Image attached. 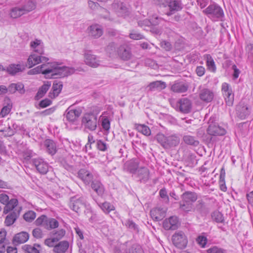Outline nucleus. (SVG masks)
<instances>
[{
    "mask_svg": "<svg viewBox=\"0 0 253 253\" xmlns=\"http://www.w3.org/2000/svg\"><path fill=\"white\" fill-rule=\"evenodd\" d=\"M203 12L212 21H222L224 17L222 8L215 2L210 4Z\"/></svg>",
    "mask_w": 253,
    "mask_h": 253,
    "instance_id": "nucleus-1",
    "label": "nucleus"
},
{
    "mask_svg": "<svg viewBox=\"0 0 253 253\" xmlns=\"http://www.w3.org/2000/svg\"><path fill=\"white\" fill-rule=\"evenodd\" d=\"M170 103L176 111L183 114L189 113L192 110V101L187 98H181L177 100L173 99Z\"/></svg>",
    "mask_w": 253,
    "mask_h": 253,
    "instance_id": "nucleus-2",
    "label": "nucleus"
},
{
    "mask_svg": "<svg viewBox=\"0 0 253 253\" xmlns=\"http://www.w3.org/2000/svg\"><path fill=\"white\" fill-rule=\"evenodd\" d=\"M158 142L165 149L176 146L180 142V138L176 134L166 136L162 133H158L156 137Z\"/></svg>",
    "mask_w": 253,
    "mask_h": 253,
    "instance_id": "nucleus-3",
    "label": "nucleus"
},
{
    "mask_svg": "<svg viewBox=\"0 0 253 253\" xmlns=\"http://www.w3.org/2000/svg\"><path fill=\"white\" fill-rule=\"evenodd\" d=\"M59 64H53L50 78H63L74 72V69L66 66L59 67Z\"/></svg>",
    "mask_w": 253,
    "mask_h": 253,
    "instance_id": "nucleus-4",
    "label": "nucleus"
},
{
    "mask_svg": "<svg viewBox=\"0 0 253 253\" xmlns=\"http://www.w3.org/2000/svg\"><path fill=\"white\" fill-rule=\"evenodd\" d=\"M82 124L85 129L95 130L97 126V115L93 113L85 114L82 119Z\"/></svg>",
    "mask_w": 253,
    "mask_h": 253,
    "instance_id": "nucleus-5",
    "label": "nucleus"
},
{
    "mask_svg": "<svg viewBox=\"0 0 253 253\" xmlns=\"http://www.w3.org/2000/svg\"><path fill=\"white\" fill-rule=\"evenodd\" d=\"M84 205L85 200L84 198L79 195L71 197L68 203V206L70 209L76 212H80L81 209L84 207Z\"/></svg>",
    "mask_w": 253,
    "mask_h": 253,
    "instance_id": "nucleus-6",
    "label": "nucleus"
},
{
    "mask_svg": "<svg viewBox=\"0 0 253 253\" xmlns=\"http://www.w3.org/2000/svg\"><path fill=\"white\" fill-rule=\"evenodd\" d=\"M221 91L227 105L231 106L233 104L234 94L231 86L226 83L222 84Z\"/></svg>",
    "mask_w": 253,
    "mask_h": 253,
    "instance_id": "nucleus-7",
    "label": "nucleus"
},
{
    "mask_svg": "<svg viewBox=\"0 0 253 253\" xmlns=\"http://www.w3.org/2000/svg\"><path fill=\"white\" fill-rule=\"evenodd\" d=\"M173 244L179 249L185 248L187 244V239L185 234L182 231L175 232L172 236Z\"/></svg>",
    "mask_w": 253,
    "mask_h": 253,
    "instance_id": "nucleus-8",
    "label": "nucleus"
},
{
    "mask_svg": "<svg viewBox=\"0 0 253 253\" xmlns=\"http://www.w3.org/2000/svg\"><path fill=\"white\" fill-rule=\"evenodd\" d=\"M49 59L46 57L33 53L29 56L27 59V65L30 68L40 63L46 62Z\"/></svg>",
    "mask_w": 253,
    "mask_h": 253,
    "instance_id": "nucleus-9",
    "label": "nucleus"
},
{
    "mask_svg": "<svg viewBox=\"0 0 253 253\" xmlns=\"http://www.w3.org/2000/svg\"><path fill=\"white\" fill-rule=\"evenodd\" d=\"M136 174V177L138 178V181L140 183H146L150 179V170L145 167H142L138 169Z\"/></svg>",
    "mask_w": 253,
    "mask_h": 253,
    "instance_id": "nucleus-10",
    "label": "nucleus"
},
{
    "mask_svg": "<svg viewBox=\"0 0 253 253\" xmlns=\"http://www.w3.org/2000/svg\"><path fill=\"white\" fill-rule=\"evenodd\" d=\"M81 114V111L80 109H72L69 107L65 111L64 116L66 120L69 122L73 123Z\"/></svg>",
    "mask_w": 253,
    "mask_h": 253,
    "instance_id": "nucleus-11",
    "label": "nucleus"
},
{
    "mask_svg": "<svg viewBox=\"0 0 253 253\" xmlns=\"http://www.w3.org/2000/svg\"><path fill=\"white\" fill-rule=\"evenodd\" d=\"M37 170L41 174H46L48 170V165L43 159L38 158L32 160Z\"/></svg>",
    "mask_w": 253,
    "mask_h": 253,
    "instance_id": "nucleus-12",
    "label": "nucleus"
},
{
    "mask_svg": "<svg viewBox=\"0 0 253 253\" xmlns=\"http://www.w3.org/2000/svg\"><path fill=\"white\" fill-rule=\"evenodd\" d=\"M178 220L176 216H172L166 219L163 222V227L165 230H175L178 228Z\"/></svg>",
    "mask_w": 253,
    "mask_h": 253,
    "instance_id": "nucleus-13",
    "label": "nucleus"
},
{
    "mask_svg": "<svg viewBox=\"0 0 253 253\" xmlns=\"http://www.w3.org/2000/svg\"><path fill=\"white\" fill-rule=\"evenodd\" d=\"M78 177L81 179L85 185H89L93 181L92 174L85 169H81L78 171Z\"/></svg>",
    "mask_w": 253,
    "mask_h": 253,
    "instance_id": "nucleus-14",
    "label": "nucleus"
},
{
    "mask_svg": "<svg viewBox=\"0 0 253 253\" xmlns=\"http://www.w3.org/2000/svg\"><path fill=\"white\" fill-rule=\"evenodd\" d=\"M119 57L123 60H128L132 56L130 48L126 45H121L117 50Z\"/></svg>",
    "mask_w": 253,
    "mask_h": 253,
    "instance_id": "nucleus-15",
    "label": "nucleus"
},
{
    "mask_svg": "<svg viewBox=\"0 0 253 253\" xmlns=\"http://www.w3.org/2000/svg\"><path fill=\"white\" fill-rule=\"evenodd\" d=\"M209 134L213 136H223L226 134L224 128L219 126L215 124H210L207 129Z\"/></svg>",
    "mask_w": 253,
    "mask_h": 253,
    "instance_id": "nucleus-16",
    "label": "nucleus"
},
{
    "mask_svg": "<svg viewBox=\"0 0 253 253\" xmlns=\"http://www.w3.org/2000/svg\"><path fill=\"white\" fill-rule=\"evenodd\" d=\"M84 62L86 65L94 68L98 67L100 63L96 56L92 54L90 51L84 53Z\"/></svg>",
    "mask_w": 253,
    "mask_h": 253,
    "instance_id": "nucleus-17",
    "label": "nucleus"
},
{
    "mask_svg": "<svg viewBox=\"0 0 253 253\" xmlns=\"http://www.w3.org/2000/svg\"><path fill=\"white\" fill-rule=\"evenodd\" d=\"M166 211V208L157 207L150 211V214L154 220L160 221L165 217Z\"/></svg>",
    "mask_w": 253,
    "mask_h": 253,
    "instance_id": "nucleus-18",
    "label": "nucleus"
},
{
    "mask_svg": "<svg viewBox=\"0 0 253 253\" xmlns=\"http://www.w3.org/2000/svg\"><path fill=\"white\" fill-rule=\"evenodd\" d=\"M139 161L137 159H131L126 162L124 166L125 169L132 174H135L138 169Z\"/></svg>",
    "mask_w": 253,
    "mask_h": 253,
    "instance_id": "nucleus-19",
    "label": "nucleus"
},
{
    "mask_svg": "<svg viewBox=\"0 0 253 253\" xmlns=\"http://www.w3.org/2000/svg\"><path fill=\"white\" fill-rule=\"evenodd\" d=\"M29 238V234L26 232L22 231L15 235L12 242L14 245L17 246L26 242Z\"/></svg>",
    "mask_w": 253,
    "mask_h": 253,
    "instance_id": "nucleus-20",
    "label": "nucleus"
},
{
    "mask_svg": "<svg viewBox=\"0 0 253 253\" xmlns=\"http://www.w3.org/2000/svg\"><path fill=\"white\" fill-rule=\"evenodd\" d=\"M199 97L203 101L209 103L211 102L213 99L214 93L211 90L204 88L200 91Z\"/></svg>",
    "mask_w": 253,
    "mask_h": 253,
    "instance_id": "nucleus-21",
    "label": "nucleus"
},
{
    "mask_svg": "<svg viewBox=\"0 0 253 253\" xmlns=\"http://www.w3.org/2000/svg\"><path fill=\"white\" fill-rule=\"evenodd\" d=\"M25 69L26 66L24 64H12L7 68V71L9 74L15 75L18 73L23 72Z\"/></svg>",
    "mask_w": 253,
    "mask_h": 253,
    "instance_id": "nucleus-22",
    "label": "nucleus"
},
{
    "mask_svg": "<svg viewBox=\"0 0 253 253\" xmlns=\"http://www.w3.org/2000/svg\"><path fill=\"white\" fill-rule=\"evenodd\" d=\"M88 30L89 35L94 38H98L103 34L102 29L98 24L91 25Z\"/></svg>",
    "mask_w": 253,
    "mask_h": 253,
    "instance_id": "nucleus-23",
    "label": "nucleus"
},
{
    "mask_svg": "<svg viewBox=\"0 0 253 253\" xmlns=\"http://www.w3.org/2000/svg\"><path fill=\"white\" fill-rule=\"evenodd\" d=\"M21 209V208L18 210L15 209L6 216L5 223L7 226H10L14 223L19 215Z\"/></svg>",
    "mask_w": 253,
    "mask_h": 253,
    "instance_id": "nucleus-24",
    "label": "nucleus"
},
{
    "mask_svg": "<svg viewBox=\"0 0 253 253\" xmlns=\"http://www.w3.org/2000/svg\"><path fill=\"white\" fill-rule=\"evenodd\" d=\"M188 85L183 82H175L171 86L170 89L175 93H184L187 91Z\"/></svg>",
    "mask_w": 253,
    "mask_h": 253,
    "instance_id": "nucleus-25",
    "label": "nucleus"
},
{
    "mask_svg": "<svg viewBox=\"0 0 253 253\" xmlns=\"http://www.w3.org/2000/svg\"><path fill=\"white\" fill-rule=\"evenodd\" d=\"M92 189L100 197H102L105 192V188L101 182L97 180H94L91 183Z\"/></svg>",
    "mask_w": 253,
    "mask_h": 253,
    "instance_id": "nucleus-26",
    "label": "nucleus"
},
{
    "mask_svg": "<svg viewBox=\"0 0 253 253\" xmlns=\"http://www.w3.org/2000/svg\"><path fill=\"white\" fill-rule=\"evenodd\" d=\"M181 198L184 202L190 203L193 205V203L197 200L198 196L195 192L186 191L181 195Z\"/></svg>",
    "mask_w": 253,
    "mask_h": 253,
    "instance_id": "nucleus-27",
    "label": "nucleus"
},
{
    "mask_svg": "<svg viewBox=\"0 0 253 253\" xmlns=\"http://www.w3.org/2000/svg\"><path fill=\"white\" fill-rule=\"evenodd\" d=\"M46 151L51 155H54L57 152V146L55 142L51 139H46L44 142Z\"/></svg>",
    "mask_w": 253,
    "mask_h": 253,
    "instance_id": "nucleus-28",
    "label": "nucleus"
},
{
    "mask_svg": "<svg viewBox=\"0 0 253 253\" xmlns=\"http://www.w3.org/2000/svg\"><path fill=\"white\" fill-rule=\"evenodd\" d=\"M69 247V242L67 241H63L57 244L53 248V252L56 253H64Z\"/></svg>",
    "mask_w": 253,
    "mask_h": 253,
    "instance_id": "nucleus-29",
    "label": "nucleus"
},
{
    "mask_svg": "<svg viewBox=\"0 0 253 253\" xmlns=\"http://www.w3.org/2000/svg\"><path fill=\"white\" fill-rule=\"evenodd\" d=\"M237 114L242 119H245L250 114L248 107L243 104H239L236 107Z\"/></svg>",
    "mask_w": 253,
    "mask_h": 253,
    "instance_id": "nucleus-30",
    "label": "nucleus"
},
{
    "mask_svg": "<svg viewBox=\"0 0 253 253\" xmlns=\"http://www.w3.org/2000/svg\"><path fill=\"white\" fill-rule=\"evenodd\" d=\"M53 64L52 63H47L38 66V67H41L40 73L44 74L46 78H50Z\"/></svg>",
    "mask_w": 253,
    "mask_h": 253,
    "instance_id": "nucleus-31",
    "label": "nucleus"
},
{
    "mask_svg": "<svg viewBox=\"0 0 253 253\" xmlns=\"http://www.w3.org/2000/svg\"><path fill=\"white\" fill-rule=\"evenodd\" d=\"M22 249L26 253H40L41 246L38 244H35L33 246L25 245L22 247Z\"/></svg>",
    "mask_w": 253,
    "mask_h": 253,
    "instance_id": "nucleus-32",
    "label": "nucleus"
},
{
    "mask_svg": "<svg viewBox=\"0 0 253 253\" xmlns=\"http://www.w3.org/2000/svg\"><path fill=\"white\" fill-rule=\"evenodd\" d=\"M184 142L188 145L197 147L199 144V141L194 136L190 135H184L183 137Z\"/></svg>",
    "mask_w": 253,
    "mask_h": 253,
    "instance_id": "nucleus-33",
    "label": "nucleus"
},
{
    "mask_svg": "<svg viewBox=\"0 0 253 253\" xmlns=\"http://www.w3.org/2000/svg\"><path fill=\"white\" fill-rule=\"evenodd\" d=\"M59 226L58 221L53 218H47L45 223L44 224L43 228L48 230H50L55 228H56Z\"/></svg>",
    "mask_w": 253,
    "mask_h": 253,
    "instance_id": "nucleus-34",
    "label": "nucleus"
},
{
    "mask_svg": "<svg viewBox=\"0 0 253 253\" xmlns=\"http://www.w3.org/2000/svg\"><path fill=\"white\" fill-rule=\"evenodd\" d=\"M18 200L13 198L10 200L6 204L3 209V213L7 214L11 211H14L18 205Z\"/></svg>",
    "mask_w": 253,
    "mask_h": 253,
    "instance_id": "nucleus-35",
    "label": "nucleus"
},
{
    "mask_svg": "<svg viewBox=\"0 0 253 253\" xmlns=\"http://www.w3.org/2000/svg\"><path fill=\"white\" fill-rule=\"evenodd\" d=\"M51 85L50 82H47L44 83V84L40 87L38 92L37 93L36 98L39 99L43 96L46 93L47 91L49 89Z\"/></svg>",
    "mask_w": 253,
    "mask_h": 253,
    "instance_id": "nucleus-36",
    "label": "nucleus"
},
{
    "mask_svg": "<svg viewBox=\"0 0 253 253\" xmlns=\"http://www.w3.org/2000/svg\"><path fill=\"white\" fill-rule=\"evenodd\" d=\"M236 131L242 137H245L249 131V126L247 123H240L238 125Z\"/></svg>",
    "mask_w": 253,
    "mask_h": 253,
    "instance_id": "nucleus-37",
    "label": "nucleus"
},
{
    "mask_svg": "<svg viewBox=\"0 0 253 253\" xmlns=\"http://www.w3.org/2000/svg\"><path fill=\"white\" fill-rule=\"evenodd\" d=\"M24 14L25 13L22 7H13L10 10V17L12 18H18Z\"/></svg>",
    "mask_w": 253,
    "mask_h": 253,
    "instance_id": "nucleus-38",
    "label": "nucleus"
},
{
    "mask_svg": "<svg viewBox=\"0 0 253 253\" xmlns=\"http://www.w3.org/2000/svg\"><path fill=\"white\" fill-rule=\"evenodd\" d=\"M148 86H149L151 90H153L155 88L162 90L166 87V84L164 82L157 81L151 83Z\"/></svg>",
    "mask_w": 253,
    "mask_h": 253,
    "instance_id": "nucleus-39",
    "label": "nucleus"
},
{
    "mask_svg": "<svg viewBox=\"0 0 253 253\" xmlns=\"http://www.w3.org/2000/svg\"><path fill=\"white\" fill-rule=\"evenodd\" d=\"M169 6L171 11H179L182 8V5L181 1L174 0L169 2Z\"/></svg>",
    "mask_w": 253,
    "mask_h": 253,
    "instance_id": "nucleus-40",
    "label": "nucleus"
},
{
    "mask_svg": "<svg viewBox=\"0 0 253 253\" xmlns=\"http://www.w3.org/2000/svg\"><path fill=\"white\" fill-rule=\"evenodd\" d=\"M99 207L106 214L109 213L111 211L115 210V207L110 203L105 202L103 203L98 204Z\"/></svg>",
    "mask_w": 253,
    "mask_h": 253,
    "instance_id": "nucleus-41",
    "label": "nucleus"
},
{
    "mask_svg": "<svg viewBox=\"0 0 253 253\" xmlns=\"http://www.w3.org/2000/svg\"><path fill=\"white\" fill-rule=\"evenodd\" d=\"M179 209L186 213L191 211L193 208V204L188 202H184L183 200H181L179 203Z\"/></svg>",
    "mask_w": 253,
    "mask_h": 253,
    "instance_id": "nucleus-42",
    "label": "nucleus"
},
{
    "mask_svg": "<svg viewBox=\"0 0 253 253\" xmlns=\"http://www.w3.org/2000/svg\"><path fill=\"white\" fill-rule=\"evenodd\" d=\"M36 7V4L34 0H28L26 1L24 5L22 7L25 14L27 12H30Z\"/></svg>",
    "mask_w": 253,
    "mask_h": 253,
    "instance_id": "nucleus-43",
    "label": "nucleus"
},
{
    "mask_svg": "<svg viewBox=\"0 0 253 253\" xmlns=\"http://www.w3.org/2000/svg\"><path fill=\"white\" fill-rule=\"evenodd\" d=\"M245 50L248 60L253 65V44H247L245 47Z\"/></svg>",
    "mask_w": 253,
    "mask_h": 253,
    "instance_id": "nucleus-44",
    "label": "nucleus"
},
{
    "mask_svg": "<svg viewBox=\"0 0 253 253\" xmlns=\"http://www.w3.org/2000/svg\"><path fill=\"white\" fill-rule=\"evenodd\" d=\"M63 84L61 82L54 81L52 85V93L53 97L57 96L62 88Z\"/></svg>",
    "mask_w": 253,
    "mask_h": 253,
    "instance_id": "nucleus-45",
    "label": "nucleus"
},
{
    "mask_svg": "<svg viewBox=\"0 0 253 253\" xmlns=\"http://www.w3.org/2000/svg\"><path fill=\"white\" fill-rule=\"evenodd\" d=\"M206 63L209 70L212 72H214L216 71V66L214 61L210 54L206 55Z\"/></svg>",
    "mask_w": 253,
    "mask_h": 253,
    "instance_id": "nucleus-46",
    "label": "nucleus"
},
{
    "mask_svg": "<svg viewBox=\"0 0 253 253\" xmlns=\"http://www.w3.org/2000/svg\"><path fill=\"white\" fill-rule=\"evenodd\" d=\"M124 253H143V251L139 245L135 244L127 249Z\"/></svg>",
    "mask_w": 253,
    "mask_h": 253,
    "instance_id": "nucleus-47",
    "label": "nucleus"
},
{
    "mask_svg": "<svg viewBox=\"0 0 253 253\" xmlns=\"http://www.w3.org/2000/svg\"><path fill=\"white\" fill-rule=\"evenodd\" d=\"M136 128L143 134L149 136L151 134V130L148 126L144 125H137Z\"/></svg>",
    "mask_w": 253,
    "mask_h": 253,
    "instance_id": "nucleus-48",
    "label": "nucleus"
},
{
    "mask_svg": "<svg viewBox=\"0 0 253 253\" xmlns=\"http://www.w3.org/2000/svg\"><path fill=\"white\" fill-rule=\"evenodd\" d=\"M211 218L213 220L217 223H222L224 221L222 214L217 211H214L211 213Z\"/></svg>",
    "mask_w": 253,
    "mask_h": 253,
    "instance_id": "nucleus-49",
    "label": "nucleus"
},
{
    "mask_svg": "<svg viewBox=\"0 0 253 253\" xmlns=\"http://www.w3.org/2000/svg\"><path fill=\"white\" fill-rule=\"evenodd\" d=\"M106 51L110 57L116 54V45L114 42L110 43L106 48Z\"/></svg>",
    "mask_w": 253,
    "mask_h": 253,
    "instance_id": "nucleus-50",
    "label": "nucleus"
},
{
    "mask_svg": "<svg viewBox=\"0 0 253 253\" xmlns=\"http://www.w3.org/2000/svg\"><path fill=\"white\" fill-rule=\"evenodd\" d=\"M36 217V213L33 211H29L23 215L24 219L27 222H31Z\"/></svg>",
    "mask_w": 253,
    "mask_h": 253,
    "instance_id": "nucleus-51",
    "label": "nucleus"
},
{
    "mask_svg": "<svg viewBox=\"0 0 253 253\" xmlns=\"http://www.w3.org/2000/svg\"><path fill=\"white\" fill-rule=\"evenodd\" d=\"M65 230L61 229L52 233V237H53L58 242L60 240L65 234Z\"/></svg>",
    "mask_w": 253,
    "mask_h": 253,
    "instance_id": "nucleus-52",
    "label": "nucleus"
},
{
    "mask_svg": "<svg viewBox=\"0 0 253 253\" xmlns=\"http://www.w3.org/2000/svg\"><path fill=\"white\" fill-rule=\"evenodd\" d=\"M101 126L103 129L108 132L110 128V121L107 117H103L102 119Z\"/></svg>",
    "mask_w": 253,
    "mask_h": 253,
    "instance_id": "nucleus-53",
    "label": "nucleus"
},
{
    "mask_svg": "<svg viewBox=\"0 0 253 253\" xmlns=\"http://www.w3.org/2000/svg\"><path fill=\"white\" fill-rule=\"evenodd\" d=\"M159 195L163 199L164 202L166 204H169V199L168 195V192L165 188L161 189L159 191Z\"/></svg>",
    "mask_w": 253,
    "mask_h": 253,
    "instance_id": "nucleus-54",
    "label": "nucleus"
},
{
    "mask_svg": "<svg viewBox=\"0 0 253 253\" xmlns=\"http://www.w3.org/2000/svg\"><path fill=\"white\" fill-rule=\"evenodd\" d=\"M208 253H227L226 250L217 246H213L207 250Z\"/></svg>",
    "mask_w": 253,
    "mask_h": 253,
    "instance_id": "nucleus-55",
    "label": "nucleus"
},
{
    "mask_svg": "<svg viewBox=\"0 0 253 253\" xmlns=\"http://www.w3.org/2000/svg\"><path fill=\"white\" fill-rule=\"evenodd\" d=\"M12 108V106L10 104H7V105L4 106L1 110L0 112V117L3 118L8 115Z\"/></svg>",
    "mask_w": 253,
    "mask_h": 253,
    "instance_id": "nucleus-56",
    "label": "nucleus"
},
{
    "mask_svg": "<svg viewBox=\"0 0 253 253\" xmlns=\"http://www.w3.org/2000/svg\"><path fill=\"white\" fill-rule=\"evenodd\" d=\"M47 218L45 215H42L36 220L35 223L37 226L42 225L43 227Z\"/></svg>",
    "mask_w": 253,
    "mask_h": 253,
    "instance_id": "nucleus-57",
    "label": "nucleus"
},
{
    "mask_svg": "<svg viewBox=\"0 0 253 253\" xmlns=\"http://www.w3.org/2000/svg\"><path fill=\"white\" fill-rule=\"evenodd\" d=\"M96 146L98 149L101 151H105L108 148L107 144L101 140H97Z\"/></svg>",
    "mask_w": 253,
    "mask_h": 253,
    "instance_id": "nucleus-58",
    "label": "nucleus"
},
{
    "mask_svg": "<svg viewBox=\"0 0 253 253\" xmlns=\"http://www.w3.org/2000/svg\"><path fill=\"white\" fill-rule=\"evenodd\" d=\"M0 131L5 132L4 136L5 137L11 136L15 134V130H13L10 126L8 127L0 130Z\"/></svg>",
    "mask_w": 253,
    "mask_h": 253,
    "instance_id": "nucleus-59",
    "label": "nucleus"
},
{
    "mask_svg": "<svg viewBox=\"0 0 253 253\" xmlns=\"http://www.w3.org/2000/svg\"><path fill=\"white\" fill-rule=\"evenodd\" d=\"M58 241L53 237L47 238L45 240L44 244L49 247H53L57 244Z\"/></svg>",
    "mask_w": 253,
    "mask_h": 253,
    "instance_id": "nucleus-60",
    "label": "nucleus"
},
{
    "mask_svg": "<svg viewBox=\"0 0 253 253\" xmlns=\"http://www.w3.org/2000/svg\"><path fill=\"white\" fill-rule=\"evenodd\" d=\"M151 22L147 19H145L138 21V26L143 28L144 30L146 29V27H150L151 25Z\"/></svg>",
    "mask_w": 253,
    "mask_h": 253,
    "instance_id": "nucleus-61",
    "label": "nucleus"
},
{
    "mask_svg": "<svg viewBox=\"0 0 253 253\" xmlns=\"http://www.w3.org/2000/svg\"><path fill=\"white\" fill-rule=\"evenodd\" d=\"M197 211L201 213L205 212L206 207L205 203L202 201L199 200L198 201V203L196 206Z\"/></svg>",
    "mask_w": 253,
    "mask_h": 253,
    "instance_id": "nucleus-62",
    "label": "nucleus"
},
{
    "mask_svg": "<svg viewBox=\"0 0 253 253\" xmlns=\"http://www.w3.org/2000/svg\"><path fill=\"white\" fill-rule=\"evenodd\" d=\"M33 152L31 150L26 149L22 152V156L24 160L26 161L29 160L33 157Z\"/></svg>",
    "mask_w": 253,
    "mask_h": 253,
    "instance_id": "nucleus-63",
    "label": "nucleus"
},
{
    "mask_svg": "<svg viewBox=\"0 0 253 253\" xmlns=\"http://www.w3.org/2000/svg\"><path fill=\"white\" fill-rule=\"evenodd\" d=\"M160 45L162 48L166 51H170L172 48L171 43L169 42L166 41H162L160 43Z\"/></svg>",
    "mask_w": 253,
    "mask_h": 253,
    "instance_id": "nucleus-64",
    "label": "nucleus"
}]
</instances>
